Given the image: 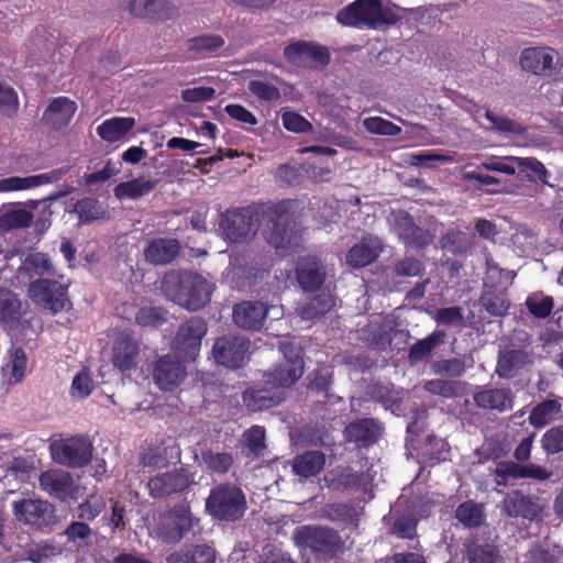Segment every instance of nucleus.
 Here are the masks:
<instances>
[{
  "label": "nucleus",
  "instance_id": "1",
  "mask_svg": "<svg viewBox=\"0 0 563 563\" xmlns=\"http://www.w3.org/2000/svg\"><path fill=\"white\" fill-rule=\"evenodd\" d=\"M214 284L202 275L185 269H170L159 279L158 289L168 299L189 311L206 307L214 290Z\"/></svg>",
  "mask_w": 563,
  "mask_h": 563
},
{
  "label": "nucleus",
  "instance_id": "2",
  "mask_svg": "<svg viewBox=\"0 0 563 563\" xmlns=\"http://www.w3.org/2000/svg\"><path fill=\"white\" fill-rule=\"evenodd\" d=\"M294 205L291 199L261 205V216L266 221V241L283 255L292 252L301 242L292 221Z\"/></svg>",
  "mask_w": 563,
  "mask_h": 563
},
{
  "label": "nucleus",
  "instance_id": "3",
  "mask_svg": "<svg viewBox=\"0 0 563 563\" xmlns=\"http://www.w3.org/2000/svg\"><path fill=\"white\" fill-rule=\"evenodd\" d=\"M206 512L217 522L234 523L243 519L247 510L246 495L231 482L214 485L205 504Z\"/></svg>",
  "mask_w": 563,
  "mask_h": 563
},
{
  "label": "nucleus",
  "instance_id": "4",
  "mask_svg": "<svg viewBox=\"0 0 563 563\" xmlns=\"http://www.w3.org/2000/svg\"><path fill=\"white\" fill-rule=\"evenodd\" d=\"M340 24L353 27L378 29L383 25H395L400 16L382 0H355L336 13Z\"/></svg>",
  "mask_w": 563,
  "mask_h": 563
},
{
  "label": "nucleus",
  "instance_id": "5",
  "mask_svg": "<svg viewBox=\"0 0 563 563\" xmlns=\"http://www.w3.org/2000/svg\"><path fill=\"white\" fill-rule=\"evenodd\" d=\"M68 288L69 283L56 278H36L29 284L27 295L34 305L55 316L71 307Z\"/></svg>",
  "mask_w": 563,
  "mask_h": 563
},
{
  "label": "nucleus",
  "instance_id": "6",
  "mask_svg": "<svg viewBox=\"0 0 563 563\" xmlns=\"http://www.w3.org/2000/svg\"><path fill=\"white\" fill-rule=\"evenodd\" d=\"M294 540L298 547L329 558L334 556L342 548L339 532L322 526H300L294 532Z\"/></svg>",
  "mask_w": 563,
  "mask_h": 563
},
{
  "label": "nucleus",
  "instance_id": "7",
  "mask_svg": "<svg viewBox=\"0 0 563 563\" xmlns=\"http://www.w3.org/2000/svg\"><path fill=\"white\" fill-rule=\"evenodd\" d=\"M49 452L57 464L81 468L91 462L93 445L87 437L74 435L52 441Z\"/></svg>",
  "mask_w": 563,
  "mask_h": 563
},
{
  "label": "nucleus",
  "instance_id": "8",
  "mask_svg": "<svg viewBox=\"0 0 563 563\" xmlns=\"http://www.w3.org/2000/svg\"><path fill=\"white\" fill-rule=\"evenodd\" d=\"M180 446L172 437L146 440L139 453L140 466L150 471L167 468L180 462Z\"/></svg>",
  "mask_w": 563,
  "mask_h": 563
},
{
  "label": "nucleus",
  "instance_id": "9",
  "mask_svg": "<svg viewBox=\"0 0 563 563\" xmlns=\"http://www.w3.org/2000/svg\"><path fill=\"white\" fill-rule=\"evenodd\" d=\"M195 473L188 467L157 473L148 478L146 488L154 499H165L187 492L195 484Z\"/></svg>",
  "mask_w": 563,
  "mask_h": 563
},
{
  "label": "nucleus",
  "instance_id": "10",
  "mask_svg": "<svg viewBox=\"0 0 563 563\" xmlns=\"http://www.w3.org/2000/svg\"><path fill=\"white\" fill-rule=\"evenodd\" d=\"M260 214L261 206L227 211L221 217L220 228L231 242H243L255 235L260 227Z\"/></svg>",
  "mask_w": 563,
  "mask_h": 563
},
{
  "label": "nucleus",
  "instance_id": "11",
  "mask_svg": "<svg viewBox=\"0 0 563 563\" xmlns=\"http://www.w3.org/2000/svg\"><path fill=\"white\" fill-rule=\"evenodd\" d=\"M390 221L393 231L406 246L422 250L433 240L431 232L417 225L412 216L405 210H393Z\"/></svg>",
  "mask_w": 563,
  "mask_h": 563
},
{
  "label": "nucleus",
  "instance_id": "12",
  "mask_svg": "<svg viewBox=\"0 0 563 563\" xmlns=\"http://www.w3.org/2000/svg\"><path fill=\"white\" fill-rule=\"evenodd\" d=\"M208 331L207 322L199 317H191L181 323L174 338V349L186 360H195L201 341Z\"/></svg>",
  "mask_w": 563,
  "mask_h": 563
},
{
  "label": "nucleus",
  "instance_id": "13",
  "mask_svg": "<svg viewBox=\"0 0 563 563\" xmlns=\"http://www.w3.org/2000/svg\"><path fill=\"white\" fill-rule=\"evenodd\" d=\"M283 54L287 62L302 67H324L331 59L327 46L307 41H296L288 44Z\"/></svg>",
  "mask_w": 563,
  "mask_h": 563
},
{
  "label": "nucleus",
  "instance_id": "14",
  "mask_svg": "<svg viewBox=\"0 0 563 563\" xmlns=\"http://www.w3.org/2000/svg\"><path fill=\"white\" fill-rule=\"evenodd\" d=\"M250 349V340L235 334L218 338L212 346V355L217 364L228 368H240Z\"/></svg>",
  "mask_w": 563,
  "mask_h": 563
},
{
  "label": "nucleus",
  "instance_id": "15",
  "mask_svg": "<svg viewBox=\"0 0 563 563\" xmlns=\"http://www.w3.org/2000/svg\"><path fill=\"white\" fill-rule=\"evenodd\" d=\"M198 521L189 506H176L170 510L168 520L157 528V538L166 543H178L194 530Z\"/></svg>",
  "mask_w": 563,
  "mask_h": 563
},
{
  "label": "nucleus",
  "instance_id": "16",
  "mask_svg": "<svg viewBox=\"0 0 563 563\" xmlns=\"http://www.w3.org/2000/svg\"><path fill=\"white\" fill-rule=\"evenodd\" d=\"M153 380L164 391L178 388L187 377V368L175 355H163L153 364Z\"/></svg>",
  "mask_w": 563,
  "mask_h": 563
},
{
  "label": "nucleus",
  "instance_id": "17",
  "mask_svg": "<svg viewBox=\"0 0 563 563\" xmlns=\"http://www.w3.org/2000/svg\"><path fill=\"white\" fill-rule=\"evenodd\" d=\"M140 343L133 332L121 331L117 334L111 349V363L120 372L135 369L139 364Z\"/></svg>",
  "mask_w": 563,
  "mask_h": 563
},
{
  "label": "nucleus",
  "instance_id": "18",
  "mask_svg": "<svg viewBox=\"0 0 563 563\" xmlns=\"http://www.w3.org/2000/svg\"><path fill=\"white\" fill-rule=\"evenodd\" d=\"M40 488L51 497L60 501L76 499L78 490L71 474L64 470L52 468L38 477Z\"/></svg>",
  "mask_w": 563,
  "mask_h": 563
},
{
  "label": "nucleus",
  "instance_id": "19",
  "mask_svg": "<svg viewBox=\"0 0 563 563\" xmlns=\"http://www.w3.org/2000/svg\"><path fill=\"white\" fill-rule=\"evenodd\" d=\"M296 280L305 292L319 290L327 278L325 267L317 255L301 256L295 268Z\"/></svg>",
  "mask_w": 563,
  "mask_h": 563
},
{
  "label": "nucleus",
  "instance_id": "20",
  "mask_svg": "<svg viewBox=\"0 0 563 563\" xmlns=\"http://www.w3.org/2000/svg\"><path fill=\"white\" fill-rule=\"evenodd\" d=\"M383 423L375 418H360L344 429V438L357 449H368L377 443L383 434Z\"/></svg>",
  "mask_w": 563,
  "mask_h": 563
},
{
  "label": "nucleus",
  "instance_id": "21",
  "mask_svg": "<svg viewBox=\"0 0 563 563\" xmlns=\"http://www.w3.org/2000/svg\"><path fill=\"white\" fill-rule=\"evenodd\" d=\"M119 7L132 16L152 20H168L176 14L168 0H119Z\"/></svg>",
  "mask_w": 563,
  "mask_h": 563
},
{
  "label": "nucleus",
  "instance_id": "22",
  "mask_svg": "<svg viewBox=\"0 0 563 563\" xmlns=\"http://www.w3.org/2000/svg\"><path fill=\"white\" fill-rule=\"evenodd\" d=\"M303 369V360L279 362L263 373V380L274 391L275 389L290 388L302 377Z\"/></svg>",
  "mask_w": 563,
  "mask_h": 563
},
{
  "label": "nucleus",
  "instance_id": "23",
  "mask_svg": "<svg viewBox=\"0 0 563 563\" xmlns=\"http://www.w3.org/2000/svg\"><path fill=\"white\" fill-rule=\"evenodd\" d=\"M53 511V505L45 500L22 499L13 503L15 518L25 525H45Z\"/></svg>",
  "mask_w": 563,
  "mask_h": 563
},
{
  "label": "nucleus",
  "instance_id": "24",
  "mask_svg": "<svg viewBox=\"0 0 563 563\" xmlns=\"http://www.w3.org/2000/svg\"><path fill=\"white\" fill-rule=\"evenodd\" d=\"M68 172L69 166H63L43 174L26 177L12 176L3 178L0 180V189L2 191H19L35 188L60 180Z\"/></svg>",
  "mask_w": 563,
  "mask_h": 563
},
{
  "label": "nucleus",
  "instance_id": "25",
  "mask_svg": "<svg viewBox=\"0 0 563 563\" xmlns=\"http://www.w3.org/2000/svg\"><path fill=\"white\" fill-rule=\"evenodd\" d=\"M267 313L268 307L262 301H242L233 308V321L241 329L258 331Z\"/></svg>",
  "mask_w": 563,
  "mask_h": 563
},
{
  "label": "nucleus",
  "instance_id": "26",
  "mask_svg": "<svg viewBox=\"0 0 563 563\" xmlns=\"http://www.w3.org/2000/svg\"><path fill=\"white\" fill-rule=\"evenodd\" d=\"M282 391L271 387L251 386L242 393V401L249 412H260L277 407L284 401Z\"/></svg>",
  "mask_w": 563,
  "mask_h": 563
},
{
  "label": "nucleus",
  "instance_id": "27",
  "mask_svg": "<svg viewBox=\"0 0 563 563\" xmlns=\"http://www.w3.org/2000/svg\"><path fill=\"white\" fill-rule=\"evenodd\" d=\"M382 251L383 245L377 238L364 236L349 250L345 261L350 267L360 269L374 263Z\"/></svg>",
  "mask_w": 563,
  "mask_h": 563
},
{
  "label": "nucleus",
  "instance_id": "28",
  "mask_svg": "<svg viewBox=\"0 0 563 563\" xmlns=\"http://www.w3.org/2000/svg\"><path fill=\"white\" fill-rule=\"evenodd\" d=\"M77 111V103L68 97L54 98L42 115V121L54 130L67 126Z\"/></svg>",
  "mask_w": 563,
  "mask_h": 563
},
{
  "label": "nucleus",
  "instance_id": "29",
  "mask_svg": "<svg viewBox=\"0 0 563 563\" xmlns=\"http://www.w3.org/2000/svg\"><path fill=\"white\" fill-rule=\"evenodd\" d=\"M181 245L177 239L157 238L151 240L144 249V258L152 265H167L180 253Z\"/></svg>",
  "mask_w": 563,
  "mask_h": 563
},
{
  "label": "nucleus",
  "instance_id": "30",
  "mask_svg": "<svg viewBox=\"0 0 563 563\" xmlns=\"http://www.w3.org/2000/svg\"><path fill=\"white\" fill-rule=\"evenodd\" d=\"M504 508L509 517L534 520L541 512L539 504L520 490H512L504 499Z\"/></svg>",
  "mask_w": 563,
  "mask_h": 563
},
{
  "label": "nucleus",
  "instance_id": "31",
  "mask_svg": "<svg viewBox=\"0 0 563 563\" xmlns=\"http://www.w3.org/2000/svg\"><path fill=\"white\" fill-rule=\"evenodd\" d=\"M216 549L206 543L183 545L166 558V563H216Z\"/></svg>",
  "mask_w": 563,
  "mask_h": 563
},
{
  "label": "nucleus",
  "instance_id": "32",
  "mask_svg": "<svg viewBox=\"0 0 563 563\" xmlns=\"http://www.w3.org/2000/svg\"><path fill=\"white\" fill-rule=\"evenodd\" d=\"M325 466V454L320 450H309L295 455L291 471L300 478L308 479L320 474Z\"/></svg>",
  "mask_w": 563,
  "mask_h": 563
},
{
  "label": "nucleus",
  "instance_id": "33",
  "mask_svg": "<svg viewBox=\"0 0 563 563\" xmlns=\"http://www.w3.org/2000/svg\"><path fill=\"white\" fill-rule=\"evenodd\" d=\"M554 51L547 47H529L521 52L520 65L522 69L534 75H545L553 66Z\"/></svg>",
  "mask_w": 563,
  "mask_h": 563
},
{
  "label": "nucleus",
  "instance_id": "34",
  "mask_svg": "<svg viewBox=\"0 0 563 563\" xmlns=\"http://www.w3.org/2000/svg\"><path fill=\"white\" fill-rule=\"evenodd\" d=\"M473 400L478 408L505 412L514 407V396L510 389L489 388L477 391Z\"/></svg>",
  "mask_w": 563,
  "mask_h": 563
},
{
  "label": "nucleus",
  "instance_id": "35",
  "mask_svg": "<svg viewBox=\"0 0 563 563\" xmlns=\"http://www.w3.org/2000/svg\"><path fill=\"white\" fill-rule=\"evenodd\" d=\"M159 179L146 177L144 175L128 181L118 184L113 194L118 199L137 200L152 192L158 185Z\"/></svg>",
  "mask_w": 563,
  "mask_h": 563
},
{
  "label": "nucleus",
  "instance_id": "36",
  "mask_svg": "<svg viewBox=\"0 0 563 563\" xmlns=\"http://www.w3.org/2000/svg\"><path fill=\"white\" fill-rule=\"evenodd\" d=\"M530 362V354L525 349H507L499 353L496 373L500 378L509 379Z\"/></svg>",
  "mask_w": 563,
  "mask_h": 563
},
{
  "label": "nucleus",
  "instance_id": "37",
  "mask_svg": "<svg viewBox=\"0 0 563 563\" xmlns=\"http://www.w3.org/2000/svg\"><path fill=\"white\" fill-rule=\"evenodd\" d=\"M464 560L467 563H503L504 559L497 545L479 539L465 545Z\"/></svg>",
  "mask_w": 563,
  "mask_h": 563
},
{
  "label": "nucleus",
  "instance_id": "38",
  "mask_svg": "<svg viewBox=\"0 0 563 563\" xmlns=\"http://www.w3.org/2000/svg\"><path fill=\"white\" fill-rule=\"evenodd\" d=\"M446 332L434 330L428 336L418 340L408 351V361L411 365L427 361L432 356L433 351L444 344Z\"/></svg>",
  "mask_w": 563,
  "mask_h": 563
},
{
  "label": "nucleus",
  "instance_id": "39",
  "mask_svg": "<svg viewBox=\"0 0 563 563\" xmlns=\"http://www.w3.org/2000/svg\"><path fill=\"white\" fill-rule=\"evenodd\" d=\"M335 305L334 297L329 292H320L297 308L302 320L311 321L324 317Z\"/></svg>",
  "mask_w": 563,
  "mask_h": 563
},
{
  "label": "nucleus",
  "instance_id": "40",
  "mask_svg": "<svg viewBox=\"0 0 563 563\" xmlns=\"http://www.w3.org/2000/svg\"><path fill=\"white\" fill-rule=\"evenodd\" d=\"M135 125L134 118H111L97 128V133L103 141L117 142L128 134Z\"/></svg>",
  "mask_w": 563,
  "mask_h": 563
},
{
  "label": "nucleus",
  "instance_id": "41",
  "mask_svg": "<svg viewBox=\"0 0 563 563\" xmlns=\"http://www.w3.org/2000/svg\"><path fill=\"white\" fill-rule=\"evenodd\" d=\"M562 415L559 399H547L534 406L529 415V422L534 428H542Z\"/></svg>",
  "mask_w": 563,
  "mask_h": 563
},
{
  "label": "nucleus",
  "instance_id": "42",
  "mask_svg": "<svg viewBox=\"0 0 563 563\" xmlns=\"http://www.w3.org/2000/svg\"><path fill=\"white\" fill-rule=\"evenodd\" d=\"M225 44L222 35L206 33L187 40V48L201 56H209L218 53Z\"/></svg>",
  "mask_w": 563,
  "mask_h": 563
},
{
  "label": "nucleus",
  "instance_id": "43",
  "mask_svg": "<svg viewBox=\"0 0 563 563\" xmlns=\"http://www.w3.org/2000/svg\"><path fill=\"white\" fill-rule=\"evenodd\" d=\"M24 267L30 277L55 278L57 275L51 257L42 252L29 254L24 261Z\"/></svg>",
  "mask_w": 563,
  "mask_h": 563
},
{
  "label": "nucleus",
  "instance_id": "44",
  "mask_svg": "<svg viewBox=\"0 0 563 563\" xmlns=\"http://www.w3.org/2000/svg\"><path fill=\"white\" fill-rule=\"evenodd\" d=\"M107 508L106 498L100 494H89L76 508V517L79 520L91 522L96 520Z\"/></svg>",
  "mask_w": 563,
  "mask_h": 563
},
{
  "label": "nucleus",
  "instance_id": "45",
  "mask_svg": "<svg viewBox=\"0 0 563 563\" xmlns=\"http://www.w3.org/2000/svg\"><path fill=\"white\" fill-rule=\"evenodd\" d=\"M455 518L466 528H477L485 520L483 506L473 500L463 501L455 509Z\"/></svg>",
  "mask_w": 563,
  "mask_h": 563
},
{
  "label": "nucleus",
  "instance_id": "46",
  "mask_svg": "<svg viewBox=\"0 0 563 563\" xmlns=\"http://www.w3.org/2000/svg\"><path fill=\"white\" fill-rule=\"evenodd\" d=\"M423 388L429 394L443 398H456L464 394V384L457 380L430 379L424 382Z\"/></svg>",
  "mask_w": 563,
  "mask_h": 563
},
{
  "label": "nucleus",
  "instance_id": "47",
  "mask_svg": "<svg viewBox=\"0 0 563 563\" xmlns=\"http://www.w3.org/2000/svg\"><path fill=\"white\" fill-rule=\"evenodd\" d=\"M442 250L453 255H463L471 249V241L466 233L457 229H449L440 239Z\"/></svg>",
  "mask_w": 563,
  "mask_h": 563
},
{
  "label": "nucleus",
  "instance_id": "48",
  "mask_svg": "<svg viewBox=\"0 0 563 563\" xmlns=\"http://www.w3.org/2000/svg\"><path fill=\"white\" fill-rule=\"evenodd\" d=\"M333 384V371L327 366L316 368L309 377L308 388L314 393L323 394L327 401H332L334 395L330 394Z\"/></svg>",
  "mask_w": 563,
  "mask_h": 563
},
{
  "label": "nucleus",
  "instance_id": "49",
  "mask_svg": "<svg viewBox=\"0 0 563 563\" xmlns=\"http://www.w3.org/2000/svg\"><path fill=\"white\" fill-rule=\"evenodd\" d=\"M32 221V212L22 208L12 209L0 214V230L10 232L16 229H25L31 225Z\"/></svg>",
  "mask_w": 563,
  "mask_h": 563
},
{
  "label": "nucleus",
  "instance_id": "50",
  "mask_svg": "<svg viewBox=\"0 0 563 563\" xmlns=\"http://www.w3.org/2000/svg\"><path fill=\"white\" fill-rule=\"evenodd\" d=\"M516 167L521 170H527V177L532 181H541L542 184H549L550 173L545 166L536 157H512Z\"/></svg>",
  "mask_w": 563,
  "mask_h": 563
},
{
  "label": "nucleus",
  "instance_id": "51",
  "mask_svg": "<svg viewBox=\"0 0 563 563\" xmlns=\"http://www.w3.org/2000/svg\"><path fill=\"white\" fill-rule=\"evenodd\" d=\"M202 460L209 471L221 475L227 474L234 464V457L231 453L213 450L202 452Z\"/></svg>",
  "mask_w": 563,
  "mask_h": 563
},
{
  "label": "nucleus",
  "instance_id": "52",
  "mask_svg": "<svg viewBox=\"0 0 563 563\" xmlns=\"http://www.w3.org/2000/svg\"><path fill=\"white\" fill-rule=\"evenodd\" d=\"M110 515L106 517L107 523L113 534L123 532L129 526L126 506L123 501L110 498Z\"/></svg>",
  "mask_w": 563,
  "mask_h": 563
},
{
  "label": "nucleus",
  "instance_id": "53",
  "mask_svg": "<svg viewBox=\"0 0 563 563\" xmlns=\"http://www.w3.org/2000/svg\"><path fill=\"white\" fill-rule=\"evenodd\" d=\"M431 371L434 375L457 378L464 375L466 366L463 358L452 357L432 362Z\"/></svg>",
  "mask_w": 563,
  "mask_h": 563
},
{
  "label": "nucleus",
  "instance_id": "54",
  "mask_svg": "<svg viewBox=\"0 0 563 563\" xmlns=\"http://www.w3.org/2000/svg\"><path fill=\"white\" fill-rule=\"evenodd\" d=\"M68 542L78 547L89 545L92 538V529L88 521L77 520L71 521L64 531Z\"/></svg>",
  "mask_w": 563,
  "mask_h": 563
},
{
  "label": "nucleus",
  "instance_id": "55",
  "mask_svg": "<svg viewBox=\"0 0 563 563\" xmlns=\"http://www.w3.org/2000/svg\"><path fill=\"white\" fill-rule=\"evenodd\" d=\"M418 519L411 512L401 514L396 517L390 531L399 539H413L417 536Z\"/></svg>",
  "mask_w": 563,
  "mask_h": 563
},
{
  "label": "nucleus",
  "instance_id": "56",
  "mask_svg": "<svg viewBox=\"0 0 563 563\" xmlns=\"http://www.w3.org/2000/svg\"><path fill=\"white\" fill-rule=\"evenodd\" d=\"M364 129L376 135L397 136L401 133V128L382 117H369L363 120Z\"/></svg>",
  "mask_w": 563,
  "mask_h": 563
},
{
  "label": "nucleus",
  "instance_id": "57",
  "mask_svg": "<svg viewBox=\"0 0 563 563\" xmlns=\"http://www.w3.org/2000/svg\"><path fill=\"white\" fill-rule=\"evenodd\" d=\"M485 118L493 124L494 129L499 133L523 135L527 132V128L523 126L521 123L507 117H499L489 110L485 112Z\"/></svg>",
  "mask_w": 563,
  "mask_h": 563
},
{
  "label": "nucleus",
  "instance_id": "58",
  "mask_svg": "<svg viewBox=\"0 0 563 563\" xmlns=\"http://www.w3.org/2000/svg\"><path fill=\"white\" fill-rule=\"evenodd\" d=\"M528 311L536 318H548L554 307V300L551 296L542 294H532L526 300Z\"/></svg>",
  "mask_w": 563,
  "mask_h": 563
},
{
  "label": "nucleus",
  "instance_id": "59",
  "mask_svg": "<svg viewBox=\"0 0 563 563\" xmlns=\"http://www.w3.org/2000/svg\"><path fill=\"white\" fill-rule=\"evenodd\" d=\"M75 211L82 223H90L99 219L103 213L99 201L92 197L79 199L75 205Z\"/></svg>",
  "mask_w": 563,
  "mask_h": 563
},
{
  "label": "nucleus",
  "instance_id": "60",
  "mask_svg": "<svg viewBox=\"0 0 563 563\" xmlns=\"http://www.w3.org/2000/svg\"><path fill=\"white\" fill-rule=\"evenodd\" d=\"M362 481V472H354L351 467H345L329 482L328 486L335 490H345L358 487Z\"/></svg>",
  "mask_w": 563,
  "mask_h": 563
},
{
  "label": "nucleus",
  "instance_id": "61",
  "mask_svg": "<svg viewBox=\"0 0 563 563\" xmlns=\"http://www.w3.org/2000/svg\"><path fill=\"white\" fill-rule=\"evenodd\" d=\"M20 303L11 291L0 287V322H14L20 317Z\"/></svg>",
  "mask_w": 563,
  "mask_h": 563
},
{
  "label": "nucleus",
  "instance_id": "62",
  "mask_svg": "<svg viewBox=\"0 0 563 563\" xmlns=\"http://www.w3.org/2000/svg\"><path fill=\"white\" fill-rule=\"evenodd\" d=\"M167 311L161 307H143L135 316L137 324L142 327L158 328L166 322Z\"/></svg>",
  "mask_w": 563,
  "mask_h": 563
},
{
  "label": "nucleus",
  "instance_id": "63",
  "mask_svg": "<svg viewBox=\"0 0 563 563\" xmlns=\"http://www.w3.org/2000/svg\"><path fill=\"white\" fill-rule=\"evenodd\" d=\"M429 449L426 453L427 462L430 465L439 464L450 457L451 448L443 439H438L435 435L428 437Z\"/></svg>",
  "mask_w": 563,
  "mask_h": 563
},
{
  "label": "nucleus",
  "instance_id": "64",
  "mask_svg": "<svg viewBox=\"0 0 563 563\" xmlns=\"http://www.w3.org/2000/svg\"><path fill=\"white\" fill-rule=\"evenodd\" d=\"M541 446L547 454L563 451V424L550 428L541 438Z\"/></svg>",
  "mask_w": 563,
  "mask_h": 563
}]
</instances>
